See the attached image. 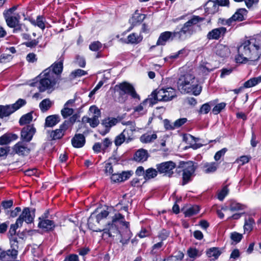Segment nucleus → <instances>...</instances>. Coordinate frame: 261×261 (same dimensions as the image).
Listing matches in <instances>:
<instances>
[{"mask_svg": "<svg viewBox=\"0 0 261 261\" xmlns=\"http://www.w3.org/2000/svg\"><path fill=\"white\" fill-rule=\"evenodd\" d=\"M235 60L238 63L257 61L261 57V37L251 38L243 41L238 47Z\"/></svg>", "mask_w": 261, "mask_h": 261, "instance_id": "obj_1", "label": "nucleus"}, {"mask_svg": "<svg viewBox=\"0 0 261 261\" xmlns=\"http://www.w3.org/2000/svg\"><path fill=\"white\" fill-rule=\"evenodd\" d=\"M94 219L92 215L89 218L88 220L89 228L96 232L103 231V237L108 236V238L114 237L116 234L119 233V231L117 227L118 223L125 227L129 226V223L125 221L124 216L120 213L115 214L112 218V221L108 223L102 230L100 229H94L93 225Z\"/></svg>", "mask_w": 261, "mask_h": 261, "instance_id": "obj_2", "label": "nucleus"}, {"mask_svg": "<svg viewBox=\"0 0 261 261\" xmlns=\"http://www.w3.org/2000/svg\"><path fill=\"white\" fill-rule=\"evenodd\" d=\"M177 88L181 93H192L196 96L201 92V87L198 84L194 75L191 73L180 75L177 81Z\"/></svg>", "mask_w": 261, "mask_h": 261, "instance_id": "obj_3", "label": "nucleus"}, {"mask_svg": "<svg viewBox=\"0 0 261 261\" xmlns=\"http://www.w3.org/2000/svg\"><path fill=\"white\" fill-rule=\"evenodd\" d=\"M54 74L49 73L48 70H44L40 75L38 89L41 92L47 90L51 92L55 89L58 79L54 76Z\"/></svg>", "mask_w": 261, "mask_h": 261, "instance_id": "obj_4", "label": "nucleus"}, {"mask_svg": "<svg viewBox=\"0 0 261 261\" xmlns=\"http://www.w3.org/2000/svg\"><path fill=\"white\" fill-rule=\"evenodd\" d=\"M151 96L153 99V100H151V103L155 104L158 101H170L176 97V94L174 89L172 87H167L154 90Z\"/></svg>", "mask_w": 261, "mask_h": 261, "instance_id": "obj_5", "label": "nucleus"}, {"mask_svg": "<svg viewBox=\"0 0 261 261\" xmlns=\"http://www.w3.org/2000/svg\"><path fill=\"white\" fill-rule=\"evenodd\" d=\"M115 89L120 96L127 95L134 99L140 100V96L136 92L134 86L129 83L124 82L117 84L115 86Z\"/></svg>", "mask_w": 261, "mask_h": 261, "instance_id": "obj_6", "label": "nucleus"}, {"mask_svg": "<svg viewBox=\"0 0 261 261\" xmlns=\"http://www.w3.org/2000/svg\"><path fill=\"white\" fill-rule=\"evenodd\" d=\"M25 100L23 99H18L15 103L12 105L2 106L0 105V118L7 117L20 109L26 104Z\"/></svg>", "mask_w": 261, "mask_h": 261, "instance_id": "obj_7", "label": "nucleus"}, {"mask_svg": "<svg viewBox=\"0 0 261 261\" xmlns=\"http://www.w3.org/2000/svg\"><path fill=\"white\" fill-rule=\"evenodd\" d=\"M180 166L183 168L182 185H185L191 180L196 170V167L192 161L180 163Z\"/></svg>", "mask_w": 261, "mask_h": 261, "instance_id": "obj_8", "label": "nucleus"}, {"mask_svg": "<svg viewBox=\"0 0 261 261\" xmlns=\"http://www.w3.org/2000/svg\"><path fill=\"white\" fill-rule=\"evenodd\" d=\"M176 167V164L172 161H168L156 164V168L160 174L168 177H171L174 173V169Z\"/></svg>", "mask_w": 261, "mask_h": 261, "instance_id": "obj_9", "label": "nucleus"}, {"mask_svg": "<svg viewBox=\"0 0 261 261\" xmlns=\"http://www.w3.org/2000/svg\"><path fill=\"white\" fill-rule=\"evenodd\" d=\"M35 209L30 210L29 207H25L19 217L17 219L18 222L22 225L24 221L29 224L33 222L35 217Z\"/></svg>", "mask_w": 261, "mask_h": 261, "instance_id": "obj_10", "label": "nucleus"}, {"mask_svg": "<svg viewBox=\"0 0 261 261\" xmlns=\"http://www.w3.org/2000/svg\"><path fill=\"white\" fill-rule=\"evenodd\" d=\"M173 40H177L176 31H166L160 34L156 42V45H165L167 41H171Z\"/></svg>", "mask_w": 261, "mask_h": 261, "instance_id": "obj_11", "label": "nucleus"}, {"mask_svg": "<svg viewBox=\"0 0 261 261\" xmlns=\"http://www.w3.org/2000/svg\"><path fill=\"white\" fill-rule=\"evenodd\" d=\"M29 142L21 140L17 142L13 147V151L19 155H27L30 152Z\"/></svg>", "mask_w": 261, "mask_h": 261, "instance_id": "obj_12", "label": "nucleus"}, {"mask_svg": "<svg viewBox=\"0 0 261 261\" xmlns=\"http://www.w3.org/2000/svg\"><path fill=\"white\" fill-rule=\"evenodd\" d=\"M36 132V128L33 125H27L21 131V140L29 143Z\"/></svg>", "mask_w": 261, "mask_h": 261, "instance_id": "obj_13", "label": "nucleus"}, {"mask_svg": "<svg viewBox=\"0 0 261 261\" xmlns=\"http://www.w3.org/2000/svg\"><path fill=\"white\" fill-rule=\"evenodd\" d=\"M195 32L194 29L190 28V27L185 23L179 31H176L177 40L184 41L191 37Z\"/></svg>", "mask_w": 261, "mask_h": 261, "instance_id": "obj_14", "label": "nucleus"}, {"mask_svg": "<svg viewBox=\"0 0 261 261\" xmlns=\"http://www.w3.org/2000/svg\"><path fill=\"white\" fill-rule=\"evenodd\" d=\"M75 101V99H69L64 104L63 108L61 111V115L64 118H66L73 114V108H76Z\"/></svg>", "mask_w": 261, "mask_h": 261, "instance_id": "obj_15", "label": "nucleus"}, {"mask_svg": "<svg viewBox=\"0 0 261 261\" xmlns=\"http://www.w3.org/2000/svg\"><path fill=\"white\" fill-rule=\"evenodd\" d=\"M226 32V29L224 27L216 28L208 33L206 38L208 40H218L220 38L223 37Z\"/></svg>", "mask_w": 261, "mask_h": 261, "instance_id": "obj_16", "label": "nucleus"}, {"mask_svg": "<svg viewBox=\"0 0 261 261\" xmlns=\"http://www.w3.org/2000/svg\"><path fill=\"white\" fill-rule=\"evenodd\" d=\"M63 68V60L61 59L59 61L55 62L49 67L45 69V70H48L49 73H52L54 74V76L59 80Z\"/></svg>", "mask_w": 261, "mask_h": 261, "instance_id": "obj_17", "label": "nucleus"}, {"mask_svg": "<svg viewBox=\"0 0 261 261\" xmlns=\"http://www.w3.org/2000/svg\"><path fill=\"white\" fill-rule=\"evenodd\" d=\"M89 111L93 114L92 118H90V125L92 127H95L99 123V118L101 116L100 111L95 106H92L90 107Z\"/></svg>", "mask_w": 261, "mask_h": 261, "instance_id": "obj_18", "label": "nucleus"}, {"mask_svg": "<svg viewBox=\"0 0 261 261\" xmlns=\"http://www.w3.org/2000/svg\"><path fill=\"white\" fill-rule=\"evenodd\" d=\"M208 1L206 4V9L207 11H211V13H214L218 7V5L221 6H228L229 5V0H216Z\"/></svg>", "mask_w": 261, "mask_h": 261, "instance_id": "obj_19", "label": "nucleus"}, {"mask_svg": "<svg viewBox=\"0 0 261 261\" xmlns=\"http://www.w3.org/2000/svg\"><path fill=\"white\" fill-rule=\"evenodd\" d=\"M67 122H64L60 125L59 128L49 132L50 139L55 140L62 138L64 135L65 132L68 129L67 128Z\"/></svg>", "mask_w": 261, "mask_h": 261, "instance_id": "obj_20", "label": "nucleus"}, {"mask_svg": "<svg viewBox=\"0 0 261 261\" xmlns=\"http://www.w3.org/2000/svg\"><path fill=\"white\" fill-rule=\"evenodd\" d=\"M132 175L130 171H123L120 173H114L111 176V179L114 182H122L128 179Z\"/></svg>", "mask_w": 261, "mask_h": 261, "instance_id": "obj_21", "label": "nucleus"}, {"mask_svg": "<svg viewBox=\"0 0 261 261\" xmlns=\"http://www.w3.org/2000/svg\"><path fill=\"white\" fill-rule=\"evenodd\" d=\"M215 52L217 56L222 58L228 56L230 53L228 46L222 44H219L216 45Z\"/></svg>", "mask_w": 261, "mask_h": 261, "instance_id": "obj_22", "label": "nucleus"}, {"mask_svg": "<svg viewBox=\"0 0 261 261\" xmlns=\"http://www.w3.org/2000/svg\"><path fill=\"white\" fill-rule=\"evenodd\" d=\"M25 19L28 20L32 25L37 26L42 30H43L45 28V18L42 15L38 16L36 20L32 17H29Z\"/></svg>", "mask_w": 261, "mask_h": 261, "instance_id": "obj_23", "label": "nucleus"}, {"mask_svg": "<svg viewBox=\"0 0 261 261\" xmlns=\"http://www.w3.org/2000/svg\"><path fill=\"white\" fill-rule=\"evenodd\" d=\"M149 157L147 150L141 148L138 150L134 155V160L138 162H144L147 161Z\"/></svg>", "mask_w": 261, "mask_h": 261, "instance_id": "obj_24", "label": "nucleus"}, {"mask_svg": "<svg viewBox=\"0 0 261 261\" xmlns=\"http://www.w3.org/2000/svg\"><path fill=\"white\" fill-rule=\"evenodd\" d=\"M60 121V117L58 115H52L47 116L45 119V127H53Z\"/></svg>", "mask_w": 261, "mask_h": 261, "instance_id": "obj_25", "label": "nucleus"}, {"mask_svg": "<svg viewBox=\"0 0 261 261\" xmlns=\"http://www.w3.org/2000/svg\"><path fill=\"white\" fill-rule=\"evenodd\" d=\"M71 143L74 147L81 148L85 143V138L83 134H75L71 140Z\"/></svg>", "mask_w": 261, "mask_h": 261, "instance_id": "obj_26", "label": "nucleus"}, {"mask_svg": "<svg viewBox=\"0 0 261 261\" xmlns=\"http://www.w3.org/2000/svg\"><path fill=\"white\" fill-rule=\"evenodd\" d=\"M247 11L244 8L238 9L236 13L231 17L234 23L237 21H242L245 19L247 17Z\"/></svg>", "mask_w": 261, "mask_h": 261, "instance_id": "obj_27", "label": "nucleus"}, {"mask_svg": "<svg viewBox=\"0 0 261 261\" xmlns=\"http://www.w3.org/2000/svg\"><path fill=\"white\" fill-rule=\"evenodd\" d=\"M39 220L40 222L38 223V227L46 231L52 230L55 227L54 222L51 220L48 219L41 220L40 218Z\"/></svg>", "mask_w": 261, "mask_h": 261, "instance_id": "obj_28", "label": "nucleus"}, {"mask_svg": "<svg viewBox=\"0 0 261 261\" xmlns=\"http://www.w3.org/2000/svg\"><path fill=\"white\" fill-rule=\"evenodd\" d=\"M125 227V228L123 231H119V232L121 238L120 242L123 245L128 244L132 237V233L129 229V226Z\"/></svg>", "mask_w": 261, "mask_h": 261, "instance_id": "obj_29", "label": "nucleus"}, {"mask_svg": "<svg viewBox=\"0 0 261 261\" xmlns=\"http://www.w3.org/2000/svg\"><path fill=\"white\" fill-rule=\"evenodd\" d=\"M255 223V221L252 217H246L243 226L244 233H249L253 230Z\"/></svg>", "mask_w": 261, "mask_h": 261, "instance_id": "obj_30", "label": "nucleus"}, {"mask_svg": "<svg viewBox=\"0 0 261 261\" xmlns=\"http://www.w3.org/2000/svg\"><path fill=\"white\" fill-rule=\"evenodd\" d=\"M151 100H153L151 97L146 99L139 106L136 107L134 108V111L135 112H138L139 114L141 115L145 114L146 113L147 110L144 109L145 106L148 103L149 104V106H151L154 105L151 103Z\"/></svg>", "mask_w": 261, "mask_h": 261, "instance_id": "obj_31", "label": "nucleus"}, {"mask_svg": "<svg viewBox=\"0 0 261 261\" xmlns=\"http://www.w3.org/2000/svg\"><path fill=\"white\" fill-rule=\"evenodd\" d=\"M136 130L135 125L128 126L121 133L125 137L126 142L128 143L133 139V133Z\"/></svg>", "mask_w": 261, "mask_h": 261, "instance_id": "obj_32", "label": "nucleus"}, {"mask_svg": "<svg viewBox=\"0 0 261 261\" xmlns=\"http://www.w3.org/2000/svg\"><path fill=\"white\" fill-rule=\"evenodd\" d=\"M17 136L15 134H5L0 137V145L9 144L12 141L17 139Z\"/></svg>", "mask_w": 261, "mask_h": 261, "instance_id": "obj_33", "label": "nucleus"}, {"mask_svg": "<svg viewBox=\"0 0 261 261\" xmlns=\"http://www.w3.org/2000/svg\"><path fill=\"white\" fill-rule=\"evenodd\" d=\"M143 39V36L140 34H138L135 33L130 34L127 36V43L130 44H137L142 41Z\"/></svg>", "mask_w": 261, "mask_h": 261, "instance_id": "obj_34", "label": "nucleus"}, {"mask_svg": "<svg viewBox=\"0 0 261 261\" xmlns=\"http://www.w3.org/2000/svg\"><path fill=\"white\" fill-rule=\"evenodd\" d=\"M157 138L155 133H146L142 135L140 137V141L143 143H150L153 142Z\"/></svg>", "mask_w": 261, "mask_h": 261, "instance_id": "obj_35", "label": "nucleus"}, {"mask_svg": "<svg viewBox=\"0 0 261 261\" xmlns=\"http://www.w3.org/2000/svg\"><path fill=\"white\" fill-rule=\"evenodd\" d=\"M20 16L19 14H16L14 16L4 18L6 24L10 28L14 27L20 21Z\"/></svg>", "mask_w": 261, "mask_h": 261, "instance_id": "obj_36", "label": "nucleus"}, {"mask_svg": "<svg viewBox=\"0 0 261 261\" xmlns=\"http://www.w3.org/2000/svg\"><path fill=\"white\" fill-rule=\"evenodd\" d=\"M218 166V164L216 162L206 163L203 165V171L207 174L214 173L217 170Z\"/></svg>", "mask_w": 261, "mask_h": 261, "instance_id": "obj_37", "label": "nucleus"}, {"mask_svg": "<svg viewBox=\"0 0 261 261\" xmlns=\"http://www.w3.org/2000/svg\"><path fill=\"white\" fill-rule=\"evenodd\" d=\"M10 249L13 251H15L16 253L18 254V250L19 249V246L21 243L18 240L17 237H9Z\"/></svg>", "mask_w": 261, "mask_h": 261, "instance_id": "obj_38", "label": "nucleus"}, {"mask_svg": "<svg viewBox=\"0 0 261 261\" xmlns=\"http://www.w3.org/2000/svg\"><path fill=\"white\" fill-rule=\"evenodd\" d=\"M145 18V15L144 14L135 12L131 19H129V22L133 25H137L141 23Z\"/></svg>", "mask_w": 261, "mask_h": 261, "instance_id": "obj_39", "label": "nucleus"}, {"mask_svg": "<svg viewBox=\"0 0 261 261\" xmlns=\"http://www.w3.org/2000/svg\"><path fill=\"white\" fill-rule=\"evenodd\" d=\"M12 28V32L14 34H21L23 32H27L29 31L28 27L24 23H20V21Z\"/></svg>", "mask_w": 261, "mask_h": 261, "instance_id": "obj_40", "label": "nucleus"}, {"mask_svg": "<svg viewBox=\"0 0 261 261\" xmlns=\"http://www.w3.org/2000/svg\"><path fill=\"white\" fill-rule=\"evenodd\" d=\"M158 172H159L157 169L153 168H149L145 170L144 179L146 181H147L154 178L158 175Z\"/></svg>", "mask_w": 261, "mask_h": 261, "instance_id": "obj_41", "label": "nucleus"}, {"mask_svg": "<svg viewBox=\"0 0 261 261\" xmlns=\"http://www.w3.org/2000/svg\"><path fill=\"white\" fill-rule=\"evenodd\" d=\"M208 257H213L214 259H216L221 254V252L218 248L212 247L207 250L206 252Z\"/></svg>", "mask_w": 261, "mask_h": 261, "instance_id": "obj_42", "label": "nucleus"}, {"mask_svg": "<svg viewBox=\"0 0 261 261\" xmlns=\"http://www.w3.org/2000/svg\"><path fill=\"white\" fill-rule=\"evenodd\" d=\"M204 19V18L199 16L193 15L188 21L185 22L190 28L194 29V25H196L200 22H202Z\"/></svg>", "mask_w": 261, "mask_h": 261, "instance_id": "obj_43", "label": "nucleus"}, {"mask_svg": "<svg viewBox=\"0 0 261 261\" xmlns=\"http://www.w3.org/2000/svg\"><path fill=\"white\" fill-rule=\"evenodd\" d=\"M261 82V76L253 77L245 82L243 84V88H248L255 86Z\"/></svg>", "mask_w": 261, "mask_h": 261, "instance_id": "obj_44", "label": "nucleus"}, {"mask_svg": "<svg viewBox=\"0 0 261 261\" xmlns=\"http://www.w3.org/2000/svg\"><path fill=\"white\" fill-rule=\"evenodd\" d=\"M33 119V112L28 113L23 115L19 119V123L20 125L29 124Z\"/></svg>", "mask_w": 261, "mask_h": 261, "instance_id": "obj_45", "label": "nucleus"}, {"mask_svg": "<svg viewBox=\"0 0 261 261\" xmlns=\"http://www.w3.org/2000/svg\"><path fill=\"white\" fill-rule=\"evenodd\" d=\"M53 102L49 98L43 99L39 104V108L42 112L48 110L51 107Z\"/></svg>", "mask_w": 261, "mask_h": 261, "instance_id": "obj_46", "label": "nucleus"}, {"mask_svg": "<svg viewBox=\"0 0 261 261\" xmlns=\"http://www.w3.org/2000/svg\"><path fill=\"white\" fill-rule=\"evenodd\" d=\"M199 211V207L198 205H193L187 208L184 212L186 217H191L196 214Z\"/></svg>", "mask_w": 261, "mask_h": 261, "instance_id": "obj_47", "label": "nucleus"}, {"mask_svg": "<svg viewBox=\"0 0 261 261\" xmlns=\"http://www.w3.org/2000/svg\"><path fill=\"white\" fill-rule=\"evenodd\" d=\"M118 123V120L115 118H109L103 120L102 124L107 128H110Z\"/></svg>", "mask_w": 261, "mask_h": 261, "instance_id": "obj_48", "label": "nucleus"}, {"mask_svg": "<svg viewBox=\"0 0 261 261\" xmlns=\"http://www.w3.org/2000/svg\"><path fill=\"white\" fill-rule=\"evenodd\" d=\"M187 254L189 257L195 259L201 255V252L195 248H190L187 250Z\"/></svg>", "mask_w": 261, "mask_h": 261, "instance_id": "obj_49", "label": "nucleus"}, {"mask_svg": "<svg viewBox=\"0 0 261 261\" xmlns=\"http://www.w3.org/2000/svg\"><path fill=\"white\" fill-rule=\"evenodd\" d=\"M22 224H20L18 221L16 220L15 223L12 224L10 226V228L9 231V237H16L15 233L16 229L19 227H21Z\"/></svg>", "mask_w": 261, "mask_h": 261, "instance_id": "obj_50", "label": "nucleus"}, {"mask_svg": "<svg viewBox=\"0 0 261 261\" xmlns=\"http://www.w3.org/2000/svg\"><path fill=\"white\" fill-rule=\"evenodd\" d=\"M17 7H18V6L15 5L8 9L5 10L3 12L4 17L7 18V17H9L14 16L15 15H16L14 13V12L17 10Z\"/></svg>", "mask_w": 261, "mask_h": 261, "instance_id": "obj_51", "label": "nucleus"}, {"mask_svg": "<svg viewBox=\"0 0 261 261\" xmlns=\"http://www.w3.org/2000/svg\"><path fill=\"white\" fill-rule=\"evenodd\" d=\"M244 208V206L243 205L236 201H231L229 206V210L232 212L243 210Z\"/></svg>", "mask_w": 261, "mask_h": 261, "instance_id": "obj_52", "label": "nucleus"}, {"mask_svg": "<svg viewBox=\"0 0 261 261\" xmlns=\"http://www.w3.org/2000/svg\"><path fill=\"white\" fill-rule=\"evenodd\" d=\"M86 74H87V71L81 69H77L72 71L70 74V76L72 78H75L76 77H81Z\"/></svg>", "mask_w": 261, "mask_h": 261, "instance_id": "obj_53", "label": "nucleus"}, {"mask_svg": "<svg viewBox=\"0 0 261 261\" xmlns=\"http://www.w3.org/2000/svg\"><path fill=\"white\" fill-rule=\"evenodd\" d=\"M109 213L108 211H107L106 210H103L100 213H99L98 215H97L95 218L94 217H93L94 219V220H95V219L96 222L98 223L99 222V221L101 219L106 218L109 215ZM91 215L93 217H94L93 216V214H92ZM94 221H93V222Z\"/></svg>", "mask_w": 261, "mask_h": 261, "instance_id": "obj_54", "label": "nucleus"}, {"mask_svg": "<svg viewBox=\"0 0 261 261\" xmlns=\"http://www.w3.org/2000/svg\"><path fill=\"white\" fill-rule=\"evenodd\" d=\"M229 190L227 186L224 187L222 189L218 194V198L220 201H222L225 197L228 194Z\"/></svg>", "mask_w": 261, "mask_h": 261, "instance_id": "obj_55", "label": "nucleus"}, {"mask_svg": "<svg viewBox=\"0 0 261 261\" xmlns=\"http://www.w3.org/2000/svg\"><path fill=\"white\" fill-rule=\"evenodd\" d=\"M125 141L126 142L125 137L122 133H121L116 137L114 140V143L116 146H119Z\"/></svg>", "mask_w": 261, "mask_h": 261, "instance_id": "obj_56", "label": "nucleus"}, {"mask_svg": "<svg viewBox=\"0 0 261 261\" xmlns=\"http://www.w3.org/2000/svg\"><path fill=\"white\" fill-rule=\"evenodd\" d=\"M102 47V44L99 41H94L89 45V49L94 51H98Z\"/></svg>", "mask_w": 261, "mask_h": 261, "instance_id": "obj_57", "label": "nucleus"}, {"mask_svg": "<svg viewBox=\"0 0 261 261\" xmlns=\"http://www.w3.org/2000/svg\"><path fill=\"white\" fill-rule=\"evenodd\" d=\"M226 103L225 102H221L215 106L213 109V112L214 114H219L222 110L225 108Z\"/></svg>", "mask_w": 261, "mask_h": 261, "instance_id": "obj_58", "label": "nucleus"}, {"mask_svg": "<svg viewBox=\"0 0 261 261\" xmlns=\"http://www.w3.org/2000/svg\"><path fill=\"white\" fill-rule=\"evenodd\" d=\"M231 239L236 243L240 242L243 238V235L241 233L233 232L230 234Z\"/></svg>", "mask_w": 261, "mask_h": 261, "instance_id": "obj_59", "label": "nucleus"}, {"mask_svg": "<svg viewBox=\"0 0 261 261\" xmlns=\"http://www.w3.org/2000/svg\"><path fill=\"white\" fill-rule=\"evenodd\" d=\"M227 151V149L226 148H223L220 150L217 151L214 156V159L216 161H218L221 159V158L223 156L226 152Z\"/></svg>", "mask_w": 261, "mask_h": 261, "instance_id": "obj_60", "label": "nucleus"}, {"mask_svg": "<svg viewBox=\"0 0 261 261\" xmlns=\"http://www.w3.org/2000/svg\"><path fill=\"white\" fill-rule=\"evenodd\" d=\"M250 157L247 155L241 156L240 158L237 159L236 161V163L239 164L240 165H243L246 163H247L250 161Z\"/></svg>", "mask_w": 261, "mask_h": 261, "instance_id": "obj_61", "label": "nucleus"}, {"mask_svg": "<svg viewBox=\"0 0 261 261\" xmlns=\"http://www.w3.org/2000/svg\"><path fill=\"white\" fill-rule=\"evenodd\" d=\"M79 117V116L78 114H72L68 120L64 121V122H67V123L66 124L67 128L68 129L69 126L72 125L76 121Z\"/></svg>", "mask_w": 261, "mask_h": 261, "instance_id": "obj_62", "label": "nucleus"}, {"mask_svg": "<svg viewBox=\"0 0 261 261\" xmlns=\"http://www.w3.org/2000/svg\"><path fill=\"white\" fill-rule=\"evenodd\" d=\"M170 234V232L166 229H162L159 233L158 237L162 242L164 240H165Z\"/></svg>", "mask_w": 261, "mask_h": 261, "instance_id": "obj_63", "label": "nucleus"}, {"mask_svg": "<svg viewBox=\"0 0 261 261\" xmlns=\"http://www.w3.org/2000/svg\"><path fill=\"white\" fill-rule=\"evenodd\" d=\"M8 255V259L9 261H14L16 259L18 256V253H16L15 251H13L11 249H8L7 250Z\"/></svg>", "mask_w": 261, "mask_h": 261, "instance_id": "obj_64", "label": "nucleus"}]
</instances>
